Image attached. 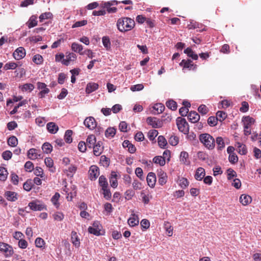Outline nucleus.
<instances>
[{
    "label": "nucleus",
    "instance_id": "f257e3e1",
    "mask_svg": "<svg viewBox=\"0 0 261 261\" xmlns=\"http://www.w3.org/2000/svg\"><path fill=\"white\" fill-rule=\"evenodd\" d=\"M116 26L120 32L124 33L132 30L135 26V22L129 17H123L117 20Z\"/></svg>",
    "mask_w": 261,
    "mask_h": 261
},
{
    "label": "nucleus",
    "instance_id": "f03ea898",
    "mask_svg": "<svg viewBox=\"0 0 261 261\" xmlns=\"http://www.w3.org/2000/svg\"><path fill=\"white\" fill-rule=\"evenodd\" d=\"M199 140L203 145L208 149L212 150L215 146L214 138L207 133L200 134L199 137Z\"/></svg>",
    "mask_w": 261,
    "mask_h": 261
},
{
    "label": "nucleus",
    "instance_id": "7ed1b4c3",
    "mask_svg": "<svg viewBox=\"0 0 261 261\" xmlns=\"http://www.w3.org/2000/svg\"><path fill=\"white\" fill-rule=\"evenodd\" d=\"M176 124L178 130L184 134H188L189 127L188 122L185 118L178 117L176 119Z\"/></svg>",
    "mask_w": 261,
    "mask_h": 261
},
{
    "label": "nucleus",
    "instance_id": "20e7f679",
    "mask_svg": "<svg viewBox=\"0 0 261 261\" xmlns=\"http://www.w3.org/2000/svg\"><path fill=\"white\" fill-rule=\"evenodd\" d=\"M0 252L6 257H10L13 254V249L9 244L0 242Z\"/></svg>",
    "mask_w": 261,
    "mask_h": 261
},
{
    "label": "nucleus",
    "instance_id": "39448f33",
    "mask_svg": "<svg viewBox=\"0 0 261 261\" xmlns=\"http://www.w3.org/2000/svg\"><path fill=\"white\" fill-rule=\"evenodd\" d=\"M101 228L102 226L100 223L98 221H95L92 226L88 228V232L97 236L102 235L103 233L101 232Z\"/></svg>",
    "mask_w": 261,
    "mask_h": 261
},
{
    "label": "nucleus",
    "instance_id": "423d86ee",
    "mask_svg": "<svg viewBox=\"0 0 261 261\" xmlns=\"http://www.w3.org/2000/svg\"><path fill=\"white\" fill-rule=\"evenodd\" d=\"M85 126L90 130L94 129L97 126V123L93 117L89 116L87 117L84 121Z\"/></svg>",
    "mask_w": 261,
    "mask_h": 261
},
{
    "label": "nucleus",
    "instance_id": "0eeeda50",
    "mask_svg": "<svg viewBox=\"0 0 261 261\" xmlns=\"http://www.w3.org/2000/svg\"><path fill=\"white\" fill-rule=\"evenodd\" d=\"M89 178L91 180H95L99 175V170L97 166L92 165L89 171Z\"/></svg>",
    "mask_w": 261,
    "mask_h": 261
},
{
    "label": "nucleus",
    "instance_id": "6e6552de",
    "mask_svg": "<svg viewBox=\"0 0 261 261\" xmlns=\"http://www.w3.org/2000/svg\"><path fill=\"white\" fill-rule=\"evenodd\" d=\"M28 206L30 207V208L33 211H42L43 209L45 208V206L44 204L41 203L39 201H33L30 202L29 203Z\"/></svg>",
    "mask_w": 261,
    "mask_h": 261
},
{
    "label": "nucleus",
    "instance_id": "1a4fd4ad",
    "mask_svg": "<svg viewBox=\"0 0 261 261\" xmlns=\"http://www.w3.org/2000/svg\"><path fill=\"white\" fill-rule=\"evenodd\" d=\"M13 56L15 59L20 60L25 57V50L23 47H19L14 51Z\"/></svg>",
    "mask_w": 261,
    "mask_h": 261
},
{
    "label": "nucleus",
    "instance_id": "9d476101",
    "mask_svg": "<svg viewBox=\"0 0 261 261\" xmlns=\"http://www.w3.org/2000/svg\"><path fill=\"white\" fill-rule=\"evenodd\" d=\"M179 65L183 67L184 68H188L189 70H194L196 68V65H194L192 60L190 59L187 60H182L180 63Z\"/></svg>",
    "mask_w": 261,
    "mask_h": 261
},
{
    "label": "nucleus",
    "instance_id": "9b49d317",
    "mask_svg": "<svg viewBox=\"0 0 261 261\" xmlns=\"http://www.w3.org/2000/svg\"><path fill=\"white\" fill-rule=\"evenodd\" d=\"M76 55L73 53H67L66 59L62 61V63L66 66L69 65L71 61H73L76 59Z\"/></svg>",
    "mask_w": 261,
    "mask_h": 261
},
{
    "label": "nucleus",
    "instance_id": "f8f14e48",
    "mask_svg": "<svg viewBox=\"0 0 261 261\" xmlns=\"http://www.w3.org/2000/svg\"><path fill=\"white\" fill-rule=\"evenodd\" d=\"M148 185L150 188H153L156 182V176L153 172H149L146 177Z\"/></svg>",
    "mask_w": 261,
    "mask_h": 261
},
{
    "label": "nucleus",
    "instance_id": "ddd939ff",
    "mask_svg": "<svg viewBox=\"0 0 261 261\" xmlns=\"http://www.w3.org/2000/svg\"><path fill=\"white\" fill-rule=\"evenodd\" d=\"M71 240L73 245L75 248H79L81 242L77 233L75 231H72L71 233Z\"/></svg>",
    "mask_w": 261,
    "mask_h": 261
},
{
    "label": "nucleus",
    "instance_id": "4468645a",
    "mask_svg": "<svg viewBox=\"0 0 261 261\" xmlns=\"http://www.w3.org/2000/svg\"><path fill=\"white\" fill-rule=\"evenodd\" d=\"M242 121L243 123L244 127H246V128H247V127L250 128L251 126L255 122V120L249 116L243 117Z\"/></svg>",
    "mask_w": 261,
    "mask_h": 261
},
{
    "label": "nucleus",
    "instance_id": "2eb2a0df",
    "mask_svg": "<svg viewBox=\"0 0 261 261\" xmlns=\"http://www.w3.org/2000/svg\"><path fill=\"white\" fill-rule=\"evenodd\" d=\"M39 151L35 148H31L28 152V156L31 160H35L41 158V155L39 153Z\"/></svg>",
    "mask_w": 261,
    "mask_h": 261
},
{
    "label": "nucleus",
    "instance_id": "dca6fc26",
    "mask_svg": "<svg viewBox=\"0 0 261 261\" xmlns=\"http://www.w3.org/2000/svg\"><path fill=\"white\" fill-rule=\"evenodd\" d=\"M5 196L8 201H15L18 199V194L12 191H6L5 193Z\"/></svg>",
    "mask_w": 261,
    "mask_h": 261
},
{
    "label": "nucleus",
    "instance_id": "f3484780",
    "mask_svg": "<svg viewBox=\"0 0 261 261\" xmlns=\"http://www.w3.org/2000/svg\"><path fill=\"white\" fill-rule=\"evenodd\" d=\"M158 175L159 177L158 182L161 186L165 185L167 180V176L165 172L162 170L159 171L158 172Z\"/></svg>",
    "mask_w": 261,
    "mask_h": 261
},
{
    "label": "nucleus",
    "instance_id": "a211bd4d",
    "mask_svg": "<svg viewBox=\"0 0 261 261\" xmlns=\"http://www.w3.org/2000/svg\"><path fill=\"white\" fill-rule=\"evenodd\" d=\"M188 118L192 123H196L200 119V116L196 112L191 111L188 115Z\"/></svg>",
    "mask_w": 261,
    "mask_h": 261
},
{
    "label": "nucleus",
    "instance_id": "6ab92c4d",
    "mask_svg": "<svg viewBox=\"0 0 261 261\" xmlns=\"http://www.w3.org/2000/svg\"><path fill=\"white\" fill-rule=\"evenodd\" d=\"M93 148V153L96 156H99L103 150V147L102 146V143L100 141H98L97 143H95L92 147Z\"/></svg>",
    "mask_w": 261,
    "mask_h": 261
},
{
    "label": "nucleus",
    "instance_id": "aec40b11",
    "mask_svg": "<svg viewBox=\"0 0 261 261\" xmlns=\"http://www.w3.org/2000/svg\"><path fill=\"white\" fill-rule=\"evenodd\" d=\"M46 128L48 131L52 134H56L59 130L58 126L53 122H48L46 124Z\"/></svg>",
    "mask_w": 261,
    "mask_h": 261
},
{
    "label": "nucleus",
    "instance_id": "412c9836",
    "mask_svg": "<svg viewBox=\"0 0 261 261\" xmlns=\"http://www.w3.org/2000/svg\"><path fill=\"white\" fill-rule=\"evenodd\" d=\"M98 84L95 83H89L87 85L86 88V93L87 94H90L92 92L96 91L98 88Z\"/></svg>",
    "mask_w": 261,
    "mask_h": 261
},
{
    "label": "nucleus",
    "instance_id": "4be33fe9",
    "mask_svg": "<svg viewBox=\"0 0 261 261\" xmlns=\"http://www.w3.org/2000/svg\"><path fill=\"white\" fill-rule=\"evenodd\" d=\"M240 202L243 205H247L251 203L252 201V198L248 195L247 194H242L241 195L240 197Z\"/></svg>",
    "mask_w": 261,
    "mask_h": 261
},
{
    "label": "nucleus",
    "instance_id": "5701e85b",
    "mask_svg": "<svg viewBox=\"0 0 261 261\" xmlns=\"http://www.w3.org/2000/svg\"><path fill=\"white\" fill-rule=\"evenodd\" d=\"M127 222L131 227L138 225L139 222L138 216L134 214H132L131 217L128 219Z\"/></svg>",
    "mask_w": 261,
    "mask_h": 261
},
{
    "label": "nucleus",
    "instance_id": "b1692460",
    "mask_svg": "<svg viewBox=\"0 0 261 261\" xmlns=\"http://www.w3.org/2000/svg\"><path fill=\"white\" fill-rule=\"evenodd\" d=\"M205 170L203 168L199 167L196 171L195 174V178L198 180H201L205 176Z\"/></svg>",
    "mask_w": 261,
    "mask_h": 261
},
{
    "label": "nucleus",
    "instance_id": "393cba45",
    "mask_svg": "<svg viewBox=\"0 0 261 261\" xmlns=\"http://www.w3.org/2000/svg\"><path fill=\"white\" fill-rule=\"evenodd\" d=\"M71 49L74 52L78 53L81 55H84V53L82 51L83 47L81 44L73 42L71 44Z\"/></svg>",
    "mask_w": 261,
    "mask_h": 261
},
{
    "label": "nucleus",
    "instance_id": "a878e982",
    "mask_svg": "<svg viewBox=\"0 0 261 261\" xmlns=\"http://www.w3.org/2000/svg\"><path fill=\"white\" fill-rule=\"evenodd\" d=\"M96 142V137L93 135L88 136L86 140V143L87 147L92 148L93 145L95 144Z\"/></svg>",
    "mask_w": 261,
    "mask_h": 261
},
{
    "label": "nucleus",
    "instance_id": "bb28decb",
    "mask_svg": "<svg viewBox=\"0 0 261 261\" xmlns=\"http://www.w3.org/2000/svg\"><path fill=\"white\" fill-rule=\"evenodd\" d=\"M109 180L112 187L116 188L117 187V174L115 172H112Z\"/></svg>",
    "mask_w": 261,
    "mask_h": 261
},
{
    "label": "nucleus",
    "instance_id": "cd10ccee",
    "mask_svg": "<svg viewBox=\"0 0 261 261\" xmlns=\"http://www.w3.org/2000/svg\"><path fill=\"white\" fill-rule=\"evenodd\" d=\"M37 17L34 15H32L28 20L27 24L29 28L35 27L37 25V21L36 20Z\"/></svg>",
    "mask_w": 261,
    "mask_h": 261
},
{
    "label": "nucleus",
    "instance_id": "c85d7f7f",
    "mask_svg": "<svg viewBox=\"0 0 261 261\" xmlns=\"http://www.w3.org/2000/svg\"><path fill=\"white\" fill-rule=\"evenodd\" d=\"M99 185L101 187V189L108 187V183L106 177L103 175H101L98 179Z\"/></svg>",
    "mask_w": 261,
    "mask_h": 261
},
{
    "label": "nucleus",
    "instance_id": "c756f323",
    "mask_svg": "<svg viewBox=\"0 0 261 261\" xmlns=\"http://www.w3.org/2000/svg\"><path fill=\"white\" fill-rule=\"evenodd\" d=\"M20 88L23 92L29 91L31 92L34 90L35 87L32 84L27 83L21 86Z\"/></svg>",
    "mask_w": 261,
    "mask_h": 261
},
{
    "label": "nucleus",
    "instance_id": "7c9ffc66",
    "mask_svg": "<svg viewBox=\"0 0 261 261\" xmlns=\"http://www.w3.org/2000/svg\"><path fill=\"white\" fill-rule=\"evenodd\" d=\"M184 53L186 54L188 57L192 58L193 60H196L198 58V55L195 54L192 49L189 47L184 50Z\"/></svg>",
    "mask_w": 261,
    "mask_h": 261
},
{
    "label": "nucleus",
    "instance_id": "2f4dec72",
    "mask_svg": "<svg viewBox=\"0 0 261 261\" xmlns=\"http://www.w3.org/2000/svg\"><path fill=\"white\" fill-rule=\"evenodd\" d=\"M146 121L149 125H150L153 128H157L158 125V119L155 117H149L147 118Z\"/></svg>",
    "mask_w": 261,
    "mask_h": 261
},
{
    "label": "nucleus",
    "instance_id": "473e14b6",
    "mask_svg": "<svg viewBox=\"0 0 261 261\" xmlns=\"http://www.w3.org/2000/svg\"><path fill=\"white\" fill-rule=\"evenodd\" d=\"M8 172L6 168L0 167V180L5 181L7 178Z\"/></svg>",
    "mask_w": 261,
    "mask_h": 261
},
{
    "label": "nucleus",
    "instance_id": "72a5a7b5",
    "mask_svg": "<svg viewBox=\"0 0 261 261\" xmlns=\"http://www.w3.org/2000/svg\"><path fill=\"white\" fill-rule=\"evenodd\" d=\"M153 162L156 164H159L160 166H163L165 165L166 161L162 156H156L153 159Z\"/></svg>",
    "mask_w": 261,
    "mask_h": 261
},
{
    "label": "nucleus",
    "instance_id": "f704fd0d",
    "mask_svg": "<svg viewBox=\"0 0 261 261\" xmlns=\"http://www.w3.org/2000/svg\"><path fill=\"white\" fill-rule=\"evenodd\" d=\"M72 130L68 129L65 132L64 135V139L66 143H70L72 141Z\"/></svg>",
    "mask_w": 261,
    "mask_h": 261
},
{
    "label": "nucleus",
    "instance_id": "c9c22d12",
    "mask_svg": "<svg viewBox=\"0 0 261 261\" xmlns=\"http://www.w3.org/2000/svg\"><path fill=\"white\" fill-rule=\"evenodd\" d=\"M42 149L44 153L47 154L51 152L53 147L50 143L45 142L42 145Z\"/></svg>",
    "mask_w": 261,
    "mask_h": 261
},
{
    "label": "nucleus",
    "instance_id": "e433bc0d",
    "mask_svg": "<svg viewBox=\"0 0 261 261\" xmlns=\"http://www.w3.org/2000/svg\"><path fill=\"white\" fill-rule=\"evenodd\" d=\"M238 152L242 155H245L247 153V149L245 145L238 143Z\"/></svg>",
    "mask_w": 261,
    "mask_h": 261
},
{
    "label": "nucleus",
    "instance_id": "4c0bfd02",
    "mask_svg": "<svg viewBox=\"0 0 261 261\" xmlns=\"http://www.w3.org/2000/svg\"><path fill=\"white\" fill-rule=\"evenodd\" d=\"M116 129L114 127H109L105 132V136L107 138H112L116 134Z\"/></svg>",
    "mask_w": 261,
    "mask_h": 261
},
{
    "label": "nucleus",
    "instance_id": "58836bf2",
    "mask_svg": "<svg viewBox=\"0 0 261 261\" xmlns=\"http://www.w3.org/2000/svg\"><path fill=\"white\" fill-rule=\"evenodd\" d=\"M102 42L107 50H109L111 48V42L109 37H103L102 38Z\"/></svg>",
    "mask_w": 261,
    "mask_h": 261
},
{
    "label": "nucleus",
    "instance_id": "ea45409f",
    "mask_svg": "<svg viewBox=\"0 0 261 261\" xmlns=\"http://www.w3.org/2000/svg\"><path fill=\"white\" fill-rule=\"evenodd\" d=\"M216 144L218 145V149L222 150L225 147L223 139L221 137H218L216 139Z\"/></svg>",
    "mask_w": 261,
    "mask_h": 261
},
{
    "label": "nucleus",
    "instance_id": "a19ab883",
    "mask_svg": "<svg viewBox=\"0 0 261 261\" xmlns=\"http://www.w3.org/2000/svg\"><path fill=\"white\" fill-rule=\"evenodd\" d=\"M33 186V181L31 179H28L23 185V189L28 192L31 191Z\"/></svg>",
    "mask_w": 261,
    "mask_h": 261
},
{
    "label": "nucleus",
    "instance_id": "79ce46f5",
    "mask_svg": "<svg viewBox=\"0 0 261 261\" xmlns=\"http://www.w3.org/2000/svg\"><path fill=\"white\" fill-rule=\"evenodd\" d=\"M100 163L103 166L107 167L110 164V159L106 155H101L100 159Z\"/></svg>",
    "mask_w": 261,
    "mask_h": 261
},
{
    "label": "nucleus",
    "instance_id": "37998d69",
    "mask_svg": "<svg viewBox=\"0 0 261 261\" xmlns=\"http://www.w3.org/2000/svg\"><path fill=\"white\" fill-rule=\"evenodd\" d=\"M8 144L9 146L15 147L18 144V140L15 136H11L8 140Z\"/></svg>",
    "mask_w": 261,
    "mask_h": 261
},
{
    "label": "nucleus",
    "instance_id": "c03bdc74",
    "mask_svg": "<svg viewBox=\"0 0 261 261\" xmlns=\"http://www.w3.org/2000/svg\"><path fill=\"white\" fill-rule=\"evenodd\" d=\"M158 142L159 146L161 148H165L167 144L166 139L163 136H160L158 137Z\"/></svg>",
    "mask_w": 261,
    "mask_h": 261
},
{
    "label": "nucleus",
    "instance_id": "a18cd8bd",
    "mask_svg": "<svg viewBox=\"0 0 261 261\" xmlns=\"http://www.w3.org/2000/svg\"><path fill=\"white\" fill-rule=\"evenodd\" d=\"M67 172V175L72 176L77 170V167L73 165H71L68 167V169L66 170Z\"/></svg>",
    "mask_w": 261,
    "mask_h": 261
},
{
    "label": "nucleus",
    "instance_id": "49530a36",
    "mask_svg": "<svg viewBox=\"0 0 261 261\" xmlns=\"http://www.w3.org/2000/svg\"><path fill=\"white\" fill-rule=\"evenodd\" d=\"M166 106L170 109L174 111L177 109V103L173 100H169L166 103Z\"/></svg>",
    "mask_w": 261,
    "mask_h": 261
},
{
    "label": "nucleus",
    "instance_id": "de8ad7c7",
    "mask_svg": "<svg viewBox=\"0 0 261 261\" xmlns=\"http://www.w3.org/2000/svg\"><path fill=\"white\" fill-rule=\"evenodd\" d=\"M189 157L188 153L186 151H182L180 153V161L182 162L185 164H188L189 162L188 161Z\"/></svg>",
    "mask_w": 261,
    "mask_h": 261
},
{
    "label": "nucleus",
    "instance_id": "09e8293b",
    "mask_svg": "<svg viewBox=\"0 0 261 261\" xmlns=\"http://www.w3.org/2000/svg\"><path fill=\"white\" fill-rule=\"evenodd\" d=\"M153 108L156 111L157 114H160L164 111L165 108L163 104L160 103L155 104Z\"/></svg>",
    "mask_w": 261,
    "mask_h": 261
},
{
    "label": "nucleus",
    "instance_id": "8fccbe9b",
    "mask_svg": "<svg viewBox=\"0 0 261 261\" xmlns=\"http://www.w3.org/2000/svg\"><path fill=\"white\" fill-rule=\"evenodd\" d=\"M59 197L60 194L58 193H56L51 199V202L57 208H58L60 205L58 202Z\"/></svg>",
    "mask_w": 261,
    "mask_h": 261
},
{
    "label": "nucleus",
    "instance_id": "3c124183",
    "mask_svg": "<svg viewBox=\"0 0 261 261\" xmlns=\"http://www.w3.org/2000/svg\"><path fill=\"white\" fill-rule=\"evenodd\" d=\"M164 227L169 236H171L173 233V228L168 222H165Z\"/></svg>",
    "mask_w": 261,
    "mask_h": 261
},
{
    "label": "nucleus",
    "instance_id": "603ef678",
    "mask_svg": "<svg viewBox=\"0 0 261 261\" xmlns=\"http://www.w3.org/2000/svg\"><path fill=\"white\" fill-rule=\"evenodd\" d=\"M226 114L223 111H218L216 113V118L217 119V121H223L226 117Z\"/></svg>",
    "mask_w": 261,
    "mask_h": 261
},
{
    "label": "nucleus",
    "instance_id": "864d4df0",
    "mask_svg": "<svg viewBox=\"0 0 261 261\" xmlns=\"http://www.w3.org/2000/svg\"><path fill=\"white\" fill-rule=\"evenodd\" d=\"M17 63L15 62H10L8 63H7L4 67V68L5 70H9V69H15L17 67Z\"/></svg>",
    "mask_w": 261,
    "mask_h": 261
},
{
    "label": "nucleus",
    "instance_id": "5fc2aeb1",
    "mask_svg": "<svg viewBox=\"0 0 261 261\" xmlns=\"http://www.w3.org/2000/svg\"><path fill=\"white\" fill-rule=\"evenodd\" d=\"M198 111L202 115H205L208 112L209 109L205 105H201L198 107Z\"/></svg>",
    "mask_w": 261,
    "mask_h": 261
},
{
    "label": "nucleus",
    "instance_id": "6e6d98bb",
    "mask_svg": "<svg viewBox=\"0 0 261 261\" xmlns=\"http://www.w3.org/2000/svg\"><path fill=\"white\" fill-rule=\"evenodd\" d=\"M103 191V195L104 198L107 200H110L112 196V194L109 189L108 188L101 189Z\"/></svg>",
    "mask_w": 261,
    "mask_h": 261
},
{
    "label": "nucleus",
    "instance_id": "4d7b16f0",
    "mask_svg": "<svg viewBox=\"0 0 261 261\" xmlns=\"http://www.w3.org/2000/svg\"><path fill=\"white\" fill-rule=\"evenodd\" d=\"M43 61V58L40 55L37 54L33 57V61L36 64H41Z\"/></svg>",
    "mask_w": 261,
    "mask_h": 261
},
{
    "label": "nucleus",
    "instance_id": "13d9d810",
    "mask_svg": "<svg viewBox=\"0 0 261 261\" xmlns=\"http://www.w3.org/2000/svg\"><path fill=\"white\" fill-rule=\"evenodd\" d=\"M217 121V119L214 116H210L207 119V123L211 126H216Z\"/></svg>",
    "mask_w": 261,
    "mask_h": 261
},
{
    "label": "nucleus",
    "instance_id": "bf43d9fd",
    "mask_svg": "<svg viewBox=\"0 0 261 261\" xmlns=\"http://www.w3.org/2000/svg\"><path fill=\"white\" fill-rule=\"evenodd\" d=\"M178 138L175 136H171L169 139V143L172 146H176L178 143Z\"/></svg>",
    "mask_w": 261,
    "mask_h": 261
},
{
    "label": "nucleus",
    "instance_id": "052dcab7",
    "mask_svg": "<svg viewBox=\"0 0 261 261\" xmlns=\"http://www.w3.org/2000/svg\"><path fill=\"white\" fill-rule=\"evenodd\" d=\"M12 153L10 150H6L2 153V158L4 160L8 161L11 159Z\"/></svg>",
    "mask_w": 261,
    "mask_h": 261
},
{
    "label": "nucleus",
    "instance_id": "680f3d73",
    "mask_svg": "<svg viewBox=\"0 0 261 261\" xmlns=\"http://www.w3.org/2000/svg\"><path fill=\"white\" fill-rule=\"evenodd\" d=\"M179 185L181 188L185 189L189 185V181L187 178L182 177L179 180Z\"/></svg>",
    "mask_w": 261,
    "mask_h": 261
},
{
    "label": "nucleus",
    "instance_id": "e2e57ef3",
    "mask_svg": "<svg viewBox=\"0 0 261 261\" xmlns=\"http://www.w3.org/2000/svg\"><path fill=\"white\" fill-rule=\"evenodd\" d=\"M53 218L55 220L61 221L64 218V215L61 212H57L53 214Z\"/></svg>",
    "mask_w": 261,
    "mask_h": 261
},
{
    "label": "nucleus",
    "instance_id": "0e129e2a",
    "mask_svg": "<svg viewBox=\"0 0 261 261\" xmlns=\"http://www.w3.org/2000/svg\"><path fill=\"white\" fill-rule=\"evenodd\" d=\"M24 169L27 172H31L34 169V165L31 161H27L24 165Z\"/></svg>",
    "mask_w": 261,
    "mask_h": 261
},
{
    "label": "nucleus",
    "instance_id": "69168bd1",
    "mask_svg": "<svg viewBox=\"0 0 261 261\" xmlns=\"http://www.w3.org/2000/svg\"><path fill=\"white\" fill-rule=\"evenodd\" d=\"M158 132L155 129L150 130L148 132V138L150 140L153 141L157 136Z\"/></svg>",
    "mask_w": 261,
    "mask_h": 261
},
{
    "label": "nucleus",
    "instance_id": "338daca9",
    "mask_svg": "<svg viewBox=\"0 0 261 261\" xmlns=\"http://www.w3.org/2000/svg\"><path fill=\"white\" fill-rule=\"evenodd\" d=\"M11 181L14 185H17L19 181V177L14 172H12L11 174Z\"/></svg>",
    "mask_w": 261,
    "mask_h": 261
},
{
    "label": "nucleus",
    "instance_id": "774afa93",
    "mask_svg": "<svg viewBox=\"0 0 261 261\" xmlns=\"http://www.w3.org/2000/svg\"><path fill=\"white\" fill-rule=\"evenodd\" d=\"M35 245L37 247L41 248L45 245L44 240L41 238H37L35 240Z\"/></svg>",
    "mask_w": 261,
    "mask_h": 261
}]
</instances>
